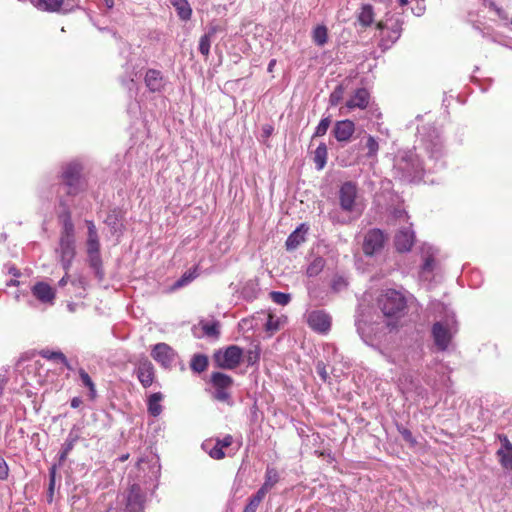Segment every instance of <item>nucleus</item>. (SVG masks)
<instances>
[{
    "mask_svg": "<svg viewBox=\"0 0 512 512\" xmlns=\"http://www.w3.org/2000/svg\"><path fill=\"white\" fill-rule=\"evenodd\" d=\"M424 151L428 155L432 165L424 163L420 155L415 151L404 152L395 164V170L400 177L407 182H415L422 179L425 171H435L444 166L441 161L443 145L439 136L424 142Z\"/></svg>",
    "mask_w": 512,
    "mask_h": 512,
    "instance_id": "1",
    "label": "nucleus"
},
{
    "mask_svg": "<svg viewBox=\"0 0 512 512\" xmlns=\"http://www.w3.org/2000/svg\"><path fill=\"white\" fill-rule=\"evenodd\" d=\"M432 307L440 314V318L432 326L433 340L438 350L445 351L457 332L455 314L440 302L433 303Z\"/></svg>",
    "mask_w": 512,
    "mask_h": 512,
    "instance_id": "2",
    "label": "nucleus"
},
{
    "mask_svg": "<svg viewBox=\"0 0 512 512\" xmlns=\"http://www.w3.org/2000/svg\"><path fill=\"white\" fill-rule=\"evenodd\" d=\"M355 325L361 339L368 345L379 344L386 336V330L394 329L391 321H384L379 315L362 313L356 320Z\"/></svg>",
    "mask_w": 512,
    "mask_h": 512,
    "instance_id": "3",
    "label": "nucleus"
},
{
    "mask_svg": "<svg viewBox=\"0 0 512 512\" xmlns=\"http://www.w3.org/2000/svg\"><path fill=\"white\" fill-rule=\"evenodd\" d=\"M377 305L386 321H391L395 326L399 318L405 314L407 299L395 289H387L377 299Z\"/></svg>",
    "mask_w": 512,
    "mask_h": 512,
    "instance_id": "4",
    "label": "nucleus"
},
{
    "mask_svg": "<svg viewBox=\"0 0 512 512\" xmlns=\"http://www.w3.org/2000/svg\"><path fill=\"white\" fill-rule=\"evenodd\" d=\"M56 253L64 271H69L76 255L74 224L69 214L63 220L59 247Z\"/></svg>",
    "mask_w": 512,
    "mask_h": 512,
    "instance_id": "5",
    "label": "nucleus"
},
{
    "mask_svg": "<svg viewBox=\"0 0 512 512\" xmlns=\"http://www.w3.org/2000/svg\"><path fill=\"white\" fill-rule=\"evenodd\" d=\"M85 223L88 230L86 241L88 262L90 267L94 270L95 276L99 280H102L104 272L102 269L98 231L93 221L86 220Z\"/></svg>",
    "mask_w": 512,
    "mask_h": 512,
    "instance_id": "6",
    "label": "nucleus"
},
{
    "mask_svg": "<svg viewBox=\"0 0 512 512\" xmlns=\"http://www.w3.org/2000/svg\"><path fill=\"white\" fill-rule=\"evenodd\" d=\"M82 166L74 161L68 163L62 172V181L67 188V194L77 195L84 189V182L81 177Z\"/></svg>",
    "mask_w": 512,
    "mask_h": 512,
    "instance_id": "7",
    "label": "nucleus"
},
{
    "mask_svg": "<svg viewBox=\"0 0 512 512\" xmlns=\"http://www.w3.org/2000/svg\"><path fill=\"white\" fill-rule=\"evenodd\" d=\"M146 495L138 484H133L123 494L124 512H144Z\"/></svg>",
    "mask_w": 512,
    "mask_h": 512,
    "instance_id": "8",
    "label": "nucleus"
},
{
    "mask_svg": "<svg viewBox=\"0 0 512 512\" xmlns=\"http://www.w3.org/2000/svg\"><path fill=\"white\" fill-rule=\"evenodd\" d=\"M210 381L215 389L213 398L220 402H229L231 398L229 389L233 385V379L225 373L213 372Z\"/></svg>",
    "mask_w": 512,
    "mask_h": 512,
    "instance_id": "9",
    "label": "nucleus"
},
{
    "mask_svg": "<svg viewBox=\"0 0 512 512\" xmlns=\"http://www.w3.org/2000/svg\"><path fill=\"white\" fill-rule=\"evenodd\" d=\"M152 358L165 369H171L177 359V352L166 343H158L151 350Z\"/></svg>",
    "mask_w": 512,
    "mask_h": 512,
    "instance_id": "10",
    "label": "nucleus"
},
{
    "mask_svg": "<svg viewBox=\"0 0 512 512\" xmlns=\"http://www.w3.org/2000/svg\"><path fill=\"white\" fill-rule=\"evenodd\" d=\"M242 355L243 351L240 347L231 345L222 354H216L215 360L221 368L234 369L240 364Z\"/></svg>",
    "mask_w": 512,
    "mask_h": 512,
    "instance_id": "11",
    "label": "nucleus"
},
{
    "mask_svg": "<svg viewBox=\"0 0 512 512\" xmlns=\"http://www.w3.org/2000/svg\"><path fill=\"white\" fill-rule=\"evenodd\" d=\"M357 186L351 181L343 183L339 190V202L342 210L352 212L355 209Z\"/></svg>",
    "mask_w": 512,
    "mask_h": 512,
    "instance_id": "12",
    "label": "nucleus"
},
{
    "mask_svg": "<svg viewBox=\"0 0 512 512\" xmlns=\"http://www.w3.org/2000/svg\"><path fill=\"white\" fill-rule=\"evenodd\" d=\"M307 323L315 332L325 334L331 328V317L323 310H313L307 314Z\"/></svg>",
    "mask_w": 512,
    "mask_h": 512,
    "instance_id": "13",
    "label": "nucleus"
},
{
    "mask_svg": "<svg viewBox=\"0 0 512 512\" xmlns=\"http://www.w3.org/2000/svg\"><path fill=\"white\" fill-rule=\"evenodd\" d=\"M385 237L381 230L372 229L364 237L363 251L365 255L372 256L378 253L384 245Z\"/></svg>",
    "mask_w": 512,
    "mask_h": 512,
    "instance_id": "14",
    "label": "nucleus"
},
{
    "mask_svg": "<svg viewBox=\"0 0 512 512\" xmlns=\"http://www.w3.org/2000/svg\"><path fill=\"white\" fill-rule=\"evenodd\" d=\"M136 375L144 388L152 385L155 377L154 366L147 358L139 361L136 367Z\"/></svg>",
    "mask_w": 512,
    "mask_h": 512,
    "instance_id": "15",
    "label": "nucleus"
},
{
    "mask_svg": "<svg viewBox=\"0 0 512 512\" xmlns=\"http://www.w3.org/2000/svg\"><path fill=\"white\" fill-rule=\"evenodd\" d=\"M147 89L152 93H160L164 90L166 80L160 70L148 69L144 76Z\"/></svg>",
    "mask_w": 512,
    "mask_h": 512,
    "instance_id": "16",
    "label": "nucleus"
},
{
    "mask_svg": "<svg viewBox=\"0 0 512 512\" xmlns=\"http://www.w3.org/2000/svg\"><path fill=\"white\" fill-rule=\"evenodd\" d=\"M32 2L37 9L45 12L67 14L73 10L64 0H33Z\"/></svg>",
    "mask_w": 512,
    "mask_h": 512,
    "instance_id": "17",
    "label": "nucleus"
},
{
    "mask_svg": "<svg viewBox=\"0 0 512 512\" xmlns=\"http://www.w3.org/2000/svg\"><path fill=\"white\" fill-rule=\"evenodd\" d=\"M355 132V124L351 120L337 121L332 133L338 142H348Z\"/></svg>",
    "mask_w": 512,
    "mask_h": 512,
    "instance_id": "18",
    "label": "nucleus"
},
{
    "mask_svg": "<svg viewBox=\"0 0 512 512\" xmlns=\"http://www.w3.org/2000/svg\"><path fill=\"white\" fill-rule=\"evenodd\" d=\"M33 296L41 303L50 304L54 303L56 296L55 290L45 282H37L31 289Z\"/></svg>",
    "mask_w": 512,
    "mask_h": 512,
    "instance_id": "19",
    "label": "nucleus"
},
{
    "mask_svg": "<svg viewBox=\"0 0 512 512\" xmlns=\"http://www.w3.org/2000/svg\"><path fill=\"white\" fill-rule=\"evenodd\" d=\"M414 240V232L410 227L401 228L395 235V247L399 252H407L412 248Z\"/></svg>",
    "mask_w": 512,
    "mask_h": 512,
    "instance_id": "20",
    "label": "nucleus"
},
{
    "mask_svg": "<svg viewBox=\"0 0 512 512\" xmlns=\"http://www.w3.org/2000/svg\"><path fill=\"white\" fill-rule=\"evenodd\" d=\"M369 100L370 94L368 90L365 88H359L347 100L346 107L350 110L355 108L365 109L369 104Z\"/></svg>",
    "mask_w": 512,
    "mask_h": 512,
    "instance_id": "21",
    "label": "nucleus"
},
{
    "mask_svg": "<svg viewBox=\"0 0 512 512\" xmlns=\"http://www.w3.org/2000/svg\"><path fill=\"white\" fill-rule=\"evenodd\" d=\"M435 249L431 246L427 247V249H423V264L420 271V277L421 279L427 280L429 278V274L432 273V271L435 268Z\"/></svg>",
    "mask_w": 512,
    "mask_h": 512,
    "instance_id": "22",
    "label": "nucleus"
},
{
    "mask_svg": "<svg viewBox=\"0 0 512 512\" xmlns=\"http://www.w3.org/2000/svg\"><path fill=\"white\" fill-rule=\"evenodd\" d=\"M219 31H221V28L219 26L211 25L208 28L207 32L201 36V38L199 40V51L203 56H205V57L209 56L211 42H212L214 36L216 35V33Z\"/></svg>",
    "mask_w": 512,
    "mask_h": 512,
    "instance_id": "23",
    "label": "nucleus"
},
{
    "mask_svg": "<svg viewBox=\"0 0 512 512\" xmlns=\"http://www.w3.org/2000/svg\"><path fill=\"white\" fill-rule=\"evenodd\" d=\"M502 442L501 448L497 451L499 461L505 468H512V444L506 436L500 438Z\"/></svg>",
    "mask_w": 512,
    "mask_h": 512,
    "instance_id": "24",
    "label": "nucleus"
},
{
    "mask_svg": "<svg viewBox=\"0 0 512 512\" xmlns=\"http://www.w3.org/2000/svg\"><path fill=\"white\" fill-rule=\"evenodd\" d=\"M171 5L175 8L178 17L183 21L190 20L192 16V9L188 0H169Z\"/></svg>",
    "mask_w": 512,
    "mask_h": 512,
    "instance_id": "25",
    "label": "nucleus"
},
{
    "mask_svg": "<svg viewBox=\"0 0 512 512\" xmlns=\"http://www.w3.org/2000/svg\"><path fill=\"white\" fill-rule=\"evenodd\" d=\"M122 214L118 209L110 211L105 219L106 225L110 228L113 234L121 232L122 228Z\"/></svg>",
    "mask_w": 512,
    "mask_h": 512,
    "instance_id": "26",
    "label": "nucleus"
},
{
    "mask_svg": "<svg viewBox=\"0 0 512 512\" xmlns=\"http://www.w3.org/2000/svg\"><path fill=\"white\" fill-rule=\"evenodd\" d=\"M328 150L325 143H320L314 151L313 161L317 170H322L327 163Z\"/></svg>",
    "mask_w": 512,
    "mask_h": 512,
    "instance_id": "27",
    "label": "nucleus"
},
{
    "mask_svg": "<svg viewBox=\"0 0 512 512\" xmlns=\"http://www.w3.org/2000/svg\"><path fill=\"white\" fill-rule=\"evenodd\" d=\"M358 21L363 27L370 26L374 21V10L371 4H364L358 15Z\"/></svg>",
    "mask_w": 512,
    "mask_h": 512,
    "instance_id": "28",
    "label": "nucleus"
},
{
    "mask_svg": "<svg viewBox=\"0 0 512 512\" xmlns=\"http://www.w3.org/2000/svg\"><path fill=\"white\" fill-rule=\"evenodd\" d=\"M162 398H163V396L160 392L153 393L148 398V403H147L148 404V412L152 416L156 417L161 414L162 406H161L160 402H161Z\"/></svg>",
    "mask_w": 512,
    "mask_h": 512,
    "instance_id": "29",
    "label": "nucleus"
},
{
    "mask_svg": "<svg viewBox=\"0 0 512 512\" xmlns=\"http://www.w3.org/2000/svg\"><path fill=\"white\" fill-rule=\"evenodd\" d=\"M313 42L317 46H324L328 41V29L325 25H317L312 32Z\"/></svg>",
    "mask_w": 512,
    "mask_h": 512,
    "instance_id": "30",
    "label": "nucleus"
},
{
    "mask_svg": "<svg viewBox=\"0 0 512 512\" xmlns=\"http://www.w3.org/2000/svg\"><path fill=\"white\" fill-rule=\"evenodd\" d=\"M305 241L304 233L301 231V228H297L295 231H293L286 240V248L287 250H294L296 249L300 244H302Z\"/></svg>",
    "mask_w": 512,
    "mask_h": 512,
    "instance_id": "31",
    "label": "nucleus"
},
{
    "mask_svg": "<svg viewBox=\"0 0 512 512\" xmlns=\"http://www.w3.org/2000/svg\"><path fill=\"white\" fill-rule=\"evenodd\" d=\"M208 358L203 354H195L190 362V368L195 373H202L207 369Z\"/></svg>",
    "mask_w": 512,
    "mask_h": 512,
    "instance_id": "32",
    "label": "nucleus"
},
{
    "mask_svg": "<svg viewBox=\"0 0 512 512\" xmlns=\"http://www.w3.org/2000/svg\"><path fill=\"white\" fill-rule=\"evenodd\" d=\"M325 267L324 258L318 256L315 257L308 265L306 274L308 277H316L319 275Z\"/></svg>",
    "mask_w": 512,
    "mask_h": 512,
    "instance_id": "33",
    "label": "nucleus"
},
{
    "mask_svg": "<svg viewBox=\"0 0 512 512\" xmlns=\"http://www.w3.org/2000/svg\"><path fill=\"white\" fill-rule=\"evenodd\" d=\"M200 325L203 331V335L211 338H217L219 336L220 325L218 321L201 322Z\"/></svg>",
    "mask_w": 512,
    "mask_h": 512,
    "instance_id": "34",
    "label": "nucleus"
},
{
    "mask_svg": "<svg viewBox=\"0 0 512 512\" xmlns=\"http://www.w3.org/2000/svg\"><path fill=\"white\" fill-rule=\"evenodd\" d=\"M198 276V268L194 267L193 269H190L186 271L175 283L174 288H181L186 285H188L190 282H192L195 278Z\"/></svg>",
    "mask_w": 512,
    "mask_h": 512,
    "instance_id": "35",
    "label": "nucleus"
},
{
    "mask_svg": "<svg viewBox=\"0 0 512 512\" xmlns=\"http://www.w3.org/2000/svg\"><path fill=\"white\" fill-rule=\"evenodd\" d=\"M40 355L43 358L48 359V360L60 361L66 367L70 368L66 356L62 352H60V351H51V350H48V349H44V350L40 351Z\"/></svg>",
    "mask_w": 512,
    "mask_h": 512,
    "instance_id": "36",
    "label": "nucleus"
},
{
    "mask_svg": "<svg viewBox=\"0 0 512 512\" xmlns=\"http://www.w3.org/2000/svg\"><path fill=\"white\" fill-rule=\"evenodd\" d=\"M279 481L278 471L273 467H267L265 472V481L263 486L271 490L275 484Z\"/></svg>",
    "mask_w": 512,
    "mask_h": 512,
    "instance_id": "37",
    "label": "nucleus"
},
{
    "mask_svg": "<svg viewBox=\"0 0 512 512\" xmlns=\"http://www.w3.org/2000/svg\"><path fill=\"white\" fill-rule=\"evenodd\" d=\"M55 483H56V466L53 465L49 469V486H48V491H47L48 503H52V501H53Z\"/></svg>",
    "mask_w": 512,
    "mask_h": 512,
    "instance_id": "38",
    "label": "nucleus"
},
{
    "mask_svg": "<svg viewBox=\"0 0 512 512\" xmlns=\"http://www.w3.org/2000/svg\"><path fill=\"white\" fill-rule=\"evenodd\" d=\"M281 325H282V319L280 317H277L272 314L268 315V318H267V321L265 324L266 331L274 333L280 329Z\"/></svg>",
    "mask_w": 512,
    "mask_h": 512,
    "instance_id": "39",
    "label": "nucleus"
},
{
    "mask_svg": "<svg viewBox=\"0 0 512 512\" xmlns=\"http://www.w3.org/2000/svg\"><path fill=\"white\" fill-rule=\"evenodd\" d=\"M272 301L278 305L285 306L291 301V295L279 291H272L270 293Z\"/></svg>",
    "mask_w": 512,
    "mask_h": 512,
    "instance_id": "40",
    "label": "nucleus"
},
{
    "mask_svg": "<svg viewBox=\"0 0 512 512\" xmlns=\"http://www.w3.org/2000/svg\"><path fill=\"white\" fill-rule=\"evenodd\" d=\"M344 95V87L342 85H338L335 87V89L331 92L329 97V103L331 106H337L340 101L343 99Z\"/></svg>",
    "mask_w": 512,
    "mask_h": 512,
    "instance_id": "41",
    "label": "nucleus"
},
{
    "mask_svg": "<svg viewBox=\"0 0 512 512\" xmlns=\"http://www.w3.org/2000/svg\"><path fill=\"white\" fill-rule=\"evenodd\" d=\"M330 124H331L330 117H325V118L321 119L315 129L313 137L324 136L326 134L327 130L329 129Z\"/></svg>",
    "mask_w": 512,
    "mask_h": 512,
    "instance_id": "42",
    "label": "nucleus"
},
{
    "mask_svg": "<svg viewBox=\"0 0 512 512\" xmlns=\"http://www.w3.org/2000/svg\"><path fill=\"white\" fill-rule=\"evenodd\" d=\"M366 148L368 149V152L366 154L368 158H374L377 155L379 145L376 139L371 135H369L367 138Z\"/></svg>",
    "mask_w": 512,
    "mask_h": 512,
    "instance_id": "43",
    "label": "nucleus"
},
{
    "mask_svg": "<svg viewBox=\"0 0 512 512\" xmlns=\"http://www.w3.org/2000/svg\"><path fill=\"white\" fill-rule=\"evenodd\" d=\"M347 285V280L343 276L336 275L332 280L331 288L335 292H340L344 290Z\"/></svg>",
    "mask_w": 512,
    "mask_h": 512,
    "instance_id": "44",
    "label": "nucleus"
},
{
    "mask_svg": "<svg viewBox=\"0 0 512 512\" xmlns=\"http://www.w3.org/2000/svg\"><path fill=\"white\" fill-rule=\"evenodd\" d=\"M397 429L406 442H409L412 445H414L416 443V440L413 437L412 432L409 429H407L403 426H399V425L397 426Z\"/></svg>",
    "mask_w": 512,
    "mask_h": 512,
    "instance_id": "45",
    "label": "nucleus"
},
{
    "mask_svg": "<svg viewBox=\"0 0 512 512\" xmlns=\"http://www.w3.org/2000/svg\"><path fill=\"white\" fill-rule=\"evenodd\" d=\"M74 441V439H67L65 441V443L62 446V451L60 453V461H64L69 452L73 449Z\"/></svg>",
    "mask_w": 512,
    "mask_h": 512,
    "instance_id": "46",
    "label": "nucleus"
},
{
    "mask_svg": "<svg viewBox=\"0 0 512 512\" xmlns=\"http://www.w3.org/2000/svg\"><path fill=\"white\" fill-rule=\"evenodd\" d=\"M209 455L211 458L220 460L225 457V453L223 451V448L219 446V444H216L209 450Z\"/></svg>",
    "mask_w": 512,
    "mask_h": 512,
    "instance_id": "47",
    "label": "nucleus"
},
{
    "mask_svg": "<svg viewBox=\"0 0 512 512\" xmlns=\"http://www.w3.org/2000/svg\"><path fill=\"white\" fill-rule=\"evenodd\" d=\"M79 377L85 387L92 388V386L95 385L89 374L84 369L79 370Z\"/></svg>",
    "mask_w": 512,
    "mask_h": 512,
    "instance_id": "48",
    "label": "nucleus"
},
{
    "mask_svg": "<svg viewBox=\"0 0 512 512\" xmlns=\"http://www.w3.org/2000/svg\"><path fill=\"white\" fill-rule=\"evenodd\" d=\"M316 372L324 382L328 380L329 375L327 373L326 366L322 361H319L316 364Z\"/></svg>",
    "mask_w": 512,
    "mask_h": 512,
    "instance_id": "49",
    "label": "nucleus"
},
{
    "mask_svg": "<svg viewBox=\"0 0 512 512\" xmlns=\"http://www.w3.org/2000/svg\"><path fill=\"white\" fill-rule=\"evenodd\" d=\"M269 491V489L262 485L259 490L253 496H251V498L261 503Z\"/></svg>",
    "mask_w": 512,
    "mask_h": 512,
    "instance_id": "50",
    "label": "nucleus"
},
{
    "mask_svg": "<svg viewBox=\"0 0 512 512\" xmlns=\"http://www.w3.org/2000/svg\"><path fill=\"white\" fill-rule=\"evenodd\" d=\"M260 505V502L252 499L251 497L249 498V502L247 503V505L245 506L244 508V511L243 512H256L258 507Z\"/></svg>",
    "mask_w": 512,
    "mask_h": 512,
    "instance_id": "51",
    "label": "nucleus"
},
{
    "mask_svg": "<svg viewBox=\"0 0 512 512\" xmlns=\"http://www.w3.org/2000/svg\"><path fill=\"white\" fill-rule=\"evenodd\" d=\"M8 476V466L5 460L0 457V480L6 479Z\"/></svg>",
    "mask_w": 512,
    "mask_h": 512,
    "instance_id": "52",
    "label": "nucleus"
},
{
    "mask_svg": "<svg viewBox=\"0 0 512 512\" xmlns=\"http://www.w3.org/2000/svg\"><path fill=\"white\" fill-rule=\"evenodd\" d=\"M233 443V437L231 435H226L223 439H218L216 444H219L223 449L229 447Z\"/></svg>",
    "mask_w": 512,
    "mask_h": 512,
    "instance_id": "53",
    "label": "nucleus"
},
{
    "mask_svg": "<svg viewBox=\"0 0 512 512\" xmlns=\"http://www.w3.org/2000/svg\"><path fill=\"white\" fill-rule=\"evenodd\" d=\"M401 33V27L398 23L394 25V27L391 30V35L389 36L390 39L395 42L399 37Z\"/></svg>",
    "mask_w": 512,
    "mask_h": 512,
    "instance_id": "54",
    "label": "nucleus"
},
{
    "mask_svg": "<svg viewBox=\"0 0 512 512\" xmlns=\"http://www.w3.org/2000/svg\"><path fill=\"white\" fill-rule=\"evenodd\" d=\"M258 358H259V352H258V351H255V352L250 351V352H249V356H248V363H249V364H252V363H254L256 360H258Z\"/></svg>",
    "mask_w": 512,
    "mask_h": 512,
    "instance_id": "55",
    "label": "nucleus"
},
{
    "mask_svg": "<svg viewBox=\"0 0 512 512\" xmlns=\"http://www.w3.org/2000/svg\"><path fill=\"white\" fill-rule=\"evenodd\" d=\"M484 4L487 8L493 11H496L499 8L493 0H485Z\"/></svg>",
    "mask_w": 512,
    "mask_h": 512,
    "instance_id": "56",
    "label": "nucleus"
},
{
    "mask_svg": "<svg viewBox=\"0 0 512 512\" xmlns=\"http://www.w3.org/2000/svg\"><path fill=\"white\" fill-rule=\"evenodd\" d=\"M70 404L72 408H78L82 404V399L80 397H74L71 399Z\"/></svg>",
    "mask_w": 512,
    "mask_h": 512,
    "instance_id": "57",
    "label": "nucleus"
},
{
    "mask_svg": "<svg viewBox=\"0 0 512 512\" xmlns=\"http://www.w3.org/2000/svg\"><path fill=\"white\" fill-rule=\"evenodd\" d=\"M495 12H496V14L498 15L499 18H501L503 20H507L508 19L507 12H505L502 8L499 7Z\"/></svg>",
    "mask_w": 512,
    "mask_h": 512,
    "instance_id": "58",
    "label": "nucleus"
},
{
    "mask_svg": "<svg viewBox=\"0 0 512 512\" xmlns=\"http://www.w3.org/2000/svg\"><path fill=\"white\" fill-rule=\"evenodd\" d=\"M68 272L69 271H67V272L65 271V275L59 280L58 284L60 287H64L68 283V279H69Z\"/></svg>",
    "mask_w": 512,
    "mask_h": 512,
    "instance_id": "59",
    "label": "nucleus"
},
{
    "mask_svg": "<svg viewBox=\"0 0 512 512\" xmlns=\"http://www.w3.org/2000/svg\"><path fill=\"white\" fill-rule=\"evenodd\" d=\"M88 389H89V398L91 400H94L97 396V391H96L95 385H93L92 388H88Z\"/></svg>",
    "mask_w": 512,
    "mask_h": 512,
    "instance_id": "60",
    "label": "nucleus"
},
{
    "mask_svg": "<svg viewBox=\"0 0 512 512\" xmlns=\"http://www.w3.org/2000/svg\"><path fill=\"white\" fill-rule=\"evenodd\" d=\"M275 64H276V60H275V59H272V60L269 62V64H268V68H267L268 72H272V71H273V68H274Z\"/></svg>",
    "mask_w": 512,
    "mask_h": 512,
    "instance_id": "61",
    "label": "nucleus"
},
{
    "mask_svg": "<svg viewBox=\"0 0 512 512\" xmlns=\"http://www.w3.org/2000/svg\"><path fill=\"white\" fill-rule=\"evenodd\" d=\"M104 2H105V5H106V7H107L108 9L113 8V6H114V0H104Z\"/></svg>",
    "mask_w": 512,
    "mask_h": 512,
    "instance_id": "62",
    "label": "nucleus"
},
{
    "mask_svg": "<svg viewBox=\"0 0 512 512\" xmlns=\"http://www.w3.org/2000/svg\"><path fill=\"white\" fill-rule=\"evenodd\" d=\"M9 273L14 275V276H19L20 275L19 271L16 268H11L9 270Z\"/></svg>",
    "mask_w": 512,
    "mask_h": 512,
    "instance_id": "63",
    "label": "nucleus"
},
{
    "mask_svg": "<svg viewBox=\"0 0 512 512\" xmlns=\"http://www.w3.org/2000/svg\"><path fill=\"white\" fill-rule=\"evenodd\" d=\"M128 458H129V454H125V455L120 456V457H119V460H120L121 462H124V461H126Z\"/></svg>",
    "mask_w": 512,
    "mask_h": 512,
    "instance_id": "64",
    "label": "nucleus"
}]
</instances>
